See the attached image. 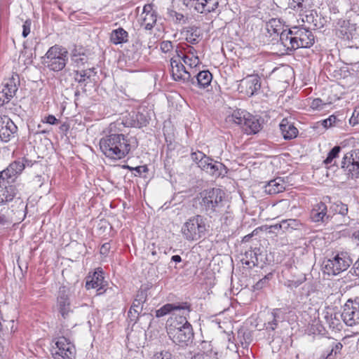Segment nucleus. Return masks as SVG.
Listing matches in <instances>:
<instances>
[{
  "label": "nucleus",
  "instance_id": "864d4df0",
  "mask_svg": "<svg viewBox=\"0 0 359 359\" xmlns=\"http://www.w3.org/2000/svg\"><path fill=\"white\" fill-rule=\"evenodd\" d=\"M324 105H325V104L323 102V100L320 98L313 99L310 104V107L313 109H317V110L322 109L323 108Z\"/></svg>",
  "mask_w": 359,
  "mask_h": 359
},
{
  "label": "nucleus",
  "instance_id": "b1692460",
  "mask_svg": "<svg viewBox=\"0 0 359 359\" xmlns=\"http://www.w3.org/2000/svg\"><path fill=\"white\" fill-rule=\"evenodd\" d=\"M244 82L246 86V93L249 96L254 95L261 88V81L258 74L247 76L244 79Z\"/></svg>",
  "mask_w": 359,
  "mask_h": 359
},
{
  "label": "nucleus",
  "instance_id": "c756f323",
  "mask_svg": "<svg viewBox=\"0 0 359 359\" xmlns=\"http://www.w3.org/2000/svg\"><path fill=\"white\" fill-rule=\"evenodd\" d=\"M343 345L336 341H332L327 349L321 354L320 359H334L338 353H340Z\"/></svg>",
  "mask_w": 359,
  "mask_h": 359
},
{
  "label": "nucleus",
  "instance_id": "a211bd4d",
  "mask_svg": "<svg viewBox=\"0 0 359 359\" xmlns=\"http://www.w3.org/2000/svg\"><path fill=\"white\" fill-rule=\"evenodd\" d=\"M141 26L146 30H151L157 20V13L154 9V5L148 4L144 5L141 14Z\"/></svg>",
  "mask_w": 359,
  "mask_h": 359
},
{
  "label": "nucleus",
  "instance_id": "052dcab7",
  "mask_svg": "<svg viewBox=\"0 0 359 359\" xmlns=\"http://www.w3.org/2000/svg\"><path fill=\"white\" fill-rule=\"evenodd\" d=\"M31 24H32L31 21L29 20H26L24 22V24L22 25L23 30H22V35L24 38H26L30 33Z\"/></svg>",
  "mask_w": 359,
  "mask_h": 359
},
{
  "label": "nucleus",
  "instance_id": "79ce46f5",
  "mask_svg": "<svg viewBox=\"0 0 359 359\" xmlns=\"http://www.w3.org/2000/svg\"><path fill=\"white\" fill-rule=\"evenodd\" d=\"M91 74H95L94 68L82 70L81 72L77 71L75 74V80L79 83H83L86 79L90 78Z\"/></svg>",
  "mask_w": 359,
  "mask_h": 359
},
{
  "label": "nucleus",
  "instance_id": "c03bdc74",
  "mask_svg": "<svg viewBox=\"0 0 359 359\" xmlns=\"http://www.w3.org/2000/svg\"><path fill=\"white\" fill-rule=\"evenodd\" d=\"M243 337V339H240V342L242 346L247 347L252 341V334L249 331H239L238 337Z\"/></svg>",
  "mask_w": 359,
  "mask_h": 359
},
{
  "label": "nucleus",
  "instance_id": "ddd939ff",
  "mask_svg": "<svg viewBox=\"0 0 359 359\" xmlns=\"http://www.w3.org/2000/svg\"><path fill=\"white\" fill-rule=\"evenodd\" d=\"M172 76L175 81L182 82H191L192 84L195 83V79L192 77L195 74L194 72H190L187 69L184 65L177 60L172 58L170 60Z\"/></svg>",
  "mask_w": 359,
  "mask_h": 359
},
{
  "label": "nucleus",
  "instance_id": "f704fd0d",
  "mask_svg": "<svg viewBox=\"0 0 359 359\" xmlns=\"http://www.w3.org/2000/svg\"><path fill=\"white\" fill-rule=\"evenodd\" d=\"M283 25L280 19L271 18L266 22V29L267 32L271 35L273 34H279L283 31Z\"/></svg>",
  "mask_w": 359,
  "mask_h": 359
},
{
  "label": "nucleus",
  "instance_id": "49530a36",
  "mask_svg": "<svg viewBox=\"0 0 359 359\" xmlns=\"http://www.w3.org/2000/svg\"><path fill=\"white\" fill-rule=\"evenodd\" d=\"M151 359H175V357L168 351L156 352Z\"/></svg>",
  "mask_w": 359,
  "mask_h": 359
},
{
  "label": "nucleus",
  "instance_id": "338daca9",
  "mask_svg": "<svg viewBox=\"0 0 359 359\" xmlns=\"http://www.w3.org/2000/svg\"><path fill=\"white\" fill-rule=\"evenodd\" d=\"M38 129L34 132V134H45L46 133V130H41L40 128H41V125L39 124L38 126H37Z\"/></svg>",
  "mask_w": 359,
  "mask_h": 359
},
{
  "label": "nucleus",
  "instance_id": "393cba45",
  "mask_svg": "<svg viewBox=\"0 0 359 359\" xmlns=\"http://www.w3.org/2000/svg\"><path fill=\"white\" fill-rule=\"evenodd\" d=\"M280 129L285 140H292L297 137L298 130L287 118H283L280 123Z\"/></svg>",
  "mask_w": 359,
  "mask_h": 359
},
{
  "label": "nucleus",
  "instance_id": "5701e85b",
  "mask_svg": "<svg viewBox=\"0 0 359 359\" xmlns=\"http://www.w3.org/2000/svg\"><path fill=\"white\" fill-rule=\"evenodd\" d=\"M19 83V77L17 74L13 76L5 83L1 93L6 97L8 101L15 95L18 88V85Z\"/></svg>",
  "mask_w": 359,
  "mask_h": 359
},
{
  "label": "nucleus",
  "instance_id": "69168bd1",
  "mask_svg": "<svg viewBox=\"0 0 359 359\" xmlns=\"http://www.w3.org/2000/svg\"><path fill=\"white\" fill-rule=\"evenodd\" d=\"M171 260L172 262H176V263H180L182 261V258H181V257L180 255H173L171 257Z\"/></svg>",
  "mask_w": 359,
  "mask_h": 359
},
{
  "label": "nucleus",
  "instance_id": "6e6d98bb",
  "mask_svg": "<svg viewBox=\"0 0 359 359\" xmlns=\"http://www.w3.org/2000/svg\"><path fill=\"white\" fill-rule=\"evenodd\" d=\"M42 122L50 125H57L59 123V120L53 115H48L42 119Z\"/></svg>",
  "mask_w": 359,
  "mask_h": 359
},
{
  "label": "nucleus",
  "instance_id": "cd10ccee",
  "mask_svg": "<svg viewBox=\"0 0 359 359\" xmlns=\"http://www.w3.org/2000/svg\"><path fill=\"white\" fill-rule=\"evenodd\" d=\"M103 280L104 277L102 276V271H95L92 276L88 277L86 283V288L87 290L97 288V291H100L103 288Z\"/></svg>",
  "mask_w": 359,
  "mask_h": 359
},
{
  "label": "nucleus",
  "instance_id": "5fc2aeb1",
  "mask_svg": "<svg viewBox=\"0 0 359 359\" xmlns=\"http://www.w3.org/2000/svg\"><path fill=\"white\" fill-rule=\"evenodd\" d=\"M206 155L205 154H203V152L201 151H196V152H193L191 153V159L196 162L197 164H199V163L201 162V161L205 158Z\"/></svg>",
  "mask_w": 359,
  "mask_h": 359
},
{
  "label": "nucleus",
  "instance_id": "3c124183",
  "mask_svg": "<svg viewBox=\"0 0 359 359\" xmlns=\"http://www.w3.org/2000/svg\"><path fill=\"white\" fill-rule=\"evenodd\" d=\"M183 47L185 48V50H183L184 53L187 55H189L191 57H196V55H198L197 50L191 45L184 43Z\"/></svg>",
  "mask_w": 359,
  "mask_h": 359
},
{
  "label": "nucleus",
  "instance_id": "bf43d9fd",
  "mask_svg": "<svg viewBox=\"0 0 359 359\" xmlns=\"http://www.w3.org/2000/svg\"><path fill=\"white\" fill-rule=\"evenodd\" d=\"M183 43H179L175 48V53L176 55L180 58L182 60L184 59V57L187 55L185 53H184V50H185V48L183 47Z\"/></svg>",
  "mask_w": 359,
  "mask_h": 359
},
{
  "label": "nucleus",
  "instance_id": "8fccbe9b",
  "mask_svg": "<svg viewBox=\"0 0 359 359\" xmlns=\"http://www.w3.org/2000/svg\"><path fill=\"white\" fill-rule=\"evenodd\" d=\"M160 48L163 53H169L173 49L172 43L170 41H163L160 43Z\"/></svg>",
  "mask_w": 359,
  "mask_h": 359
},
{
  "label": "nucleus",
  "instance_id": "dca6fc26",
  "mask_svg": "<svg viewBox=\"0 0 359 359\" xmlns=\"http://www.w3.org/2000/svg\"><path fill=\"white\" fill-rule=\"evenodd\" d=\"M18 127L7 116H0V140L4 142H9L15 137Z\"/></svg>",
  "mask_w": 359,
  "mask_h": 359
},
{
  "label": "nucleus",
  "instance_id": "58836bf2",
  "mask_svg": "<svg viewBox=\"0 0 359 359\" xmlns=\"http://www.w3.org/2000/svg\"><path fill=\"white\" fill-rule=\"evenodd\" d=\"M146 301V297L142 291L138 292L134 299L130 309L135 312L141 313L143 309V304Z\"/></svg>",
  "mask_w": 359,
  "mask_h": 359
},
{
  "label": "nucleus",
  "instance_id": "774afa93",
  "mask_svg": "<svg viewBox=\"0 0 359 359\" xmlns=\"http://www.w3.org/2000/svg\"><path fill=\"white\" fill-rule=\"evenodd\" d=\"M6 223V219L4 215H0V225H4Z\"/></svg>",
  "mask_w": 359,
  "mask_h": 359
},
{
  "label": "nucleus",
  "instance_id": "9d476101",
  "mask_svg": "<svg viewBox=\"0 0 359 359\" xmlns=\"http://www.w3.org/2000/svg\"><path fill=\"white\" fill-rule=\"evenodd\" d=\"M341 168L351 178H359V149H355L344 155Z\"/></svg>",
  "mask_w": 359,
  "mask_h": 359
},
{
  "label": "nucleus",
  "instance_id": "a19ab883",
  "mask_svg": "<svg viewBox=\"0 0 359 359\" xmlns=\"http://www.w3.org/2000/svg\"><path fill=\"white\" fill-rule=\"evenodd\" d=\"M182 61L189 67L190 72H194L195 74L196 73V68L201 64V60L198 55H196V57L186 55Z\"/></svg>",
  "mask_w": 359,
  "mask_h": 359
},
{
  "label": "nucleus",
  "instance_id": "aec40b11",
  "mask_svg": "<svg viewBox=\"0 0 359 359\" xmlns=\"http://www.w3.org/2000/svg\"><path fill=\"white\" fill-rule=\"evenodd\" d=\"M311 219L314 222L327 223L332 219L330 214H327V208L325 203L320 202L315 205L311 212Z\"/></svg>",
  "mask_w": 359,
  "mask_h": 359
},
{
  "label": "nucleus",
  "instance_id": "2eb2a0df",
  "mask_svg": "<svg viewBox=\"0 0 359 359\" xmlns=\"http://www.w3.org/2000/svg\"><path fill=\"white\" fill-rule=\"evenodd\" d=\"M186 6L194 8L200 13L213 12L218 7V0H184Z\"/></svg>",
  "mask_w": 359,
  "mask_h": 359
},
{
  "label": "nucleus",
  "instance_id": "6e6552de",
  "mask_svg": "<svg viewBox=\"0 0 359 359\" xmlns=\"http://www.w3.org/2000/svg\"><path fill=\"white\" fill-rule=\"evenodd\" d=\"M229 121L242 126L243 130L248 135L256 134L262 128V124L256 116L242 109L233 111Z\"/></svg>",
  "mask_w": 359,
  "mask_h": 359
},
{
  "label": "nucleus",
  "instance_id": "de8ad7c7",
  "mask_svg": "<svg viewBox=\"0 0 359 359\" xmlns=\"http://www.w3.org/2000/svg\"><path fill=\"white\" fill-rule=\"evenodd\" d=\"M305 280V277L298 280H288L285 285L290 289L297 288L300 285H302Z\"/></svg>",
  "mask_w": 359,
  "mask_h": 359
},
{
  "label": "nucleus",
  "instance_id": "412c9836",
  "mask_svg": "<svg viewBox=\"0 0 359 359\" xmlns=\"http://www.w3.org/2000/svg\"><path fill=\"white\" fill-rule=\"evenodd\" d=\"M149 117L147 113L144 112H133L129 114V117L126 119L125 122L123 123V128L124 126L128 127L135 128H142L146 126L149 123Z\"/></svg>",
  "mask_w": 359,
  "mask_h": 359
},
{
  "label": "nucleus",
  "instance_id": "f03ea898",
  "mask_svg": "<svg viewBox=\"0 0 359 359\" xmlns=\"http://www.w3.org/2000/svg\"><path fill=\"white\" fill-rule=\"evenodd\" d=\"M27 161L25 158L15 161L0 172V205L13 201L16 196L17 189L13 183L25 169Z\"/></svg>",
  "mask_w": 359,
  "mask_h": 359
},
{
  "label": "nucleus",
  "instance_id": "a878e982",
  "mask_svg": "<svg viewBox=\"0 0 359 359\" xmlns=\"http://www.w3.org/2000/svg\"><path fill=\"white\" fill-rule=\"evenodd\" d=\"M294 29L283 30L280 34V41L287 50H295Z\"/></svg>",
  "mask_w": 359,
  "mask_h": 359
},
{
  "label": "nucleus",
  "instance_id": "473e14b6",
  "mask_svg": "<svg viewBox=\"0 0 359 359\" xmlns=\"http://www.w3.org/2000/svg\"><path fill=\"white\" fill-rule=\"evenodd\" d=\"M128 34L121 27L114 29L111 32L110 41L115 45L121 44L128 41Z\"/></svg>",
  "mask_w": 359,
  "mask_h": 359
},
{
  "label": "nucleus",
  "instance_id": "7c9ffc66",
  "mask_svg": "<svg viewBox=\"0 0 359 359\" xmlns=\"http://www.w3.org/2000/svg\"><path fill=\"white\" fill-rule=\"evenodd\" d=\"M288 8L299 15H304L309 8L308 0H289Z\"/></svg>",
  "mask_w": 359,
  "mask_h": 359
},
{
  "label": "nucleus",
  "instance_id": "4d7b16f0",
  "mask_svg": "<svg viewBox=\"0 0 359 359\" xmlns=\"http://www.w3.org/2000/svg\"><path fill=\"white\" fill-rule=\"evenodd\" d=\"M128 168L130 170H132L135 171L134 175L135 176H141V175L143 172H147L148 171V168H147V167L146 165L137 166V167H135V168H130L128 166Z\"/></svg>",
  "mask_w": 359,
  "mask_h": 359
},
{
  "label": "nucleus",
  "instance_id": "20e7f679",
  "mask_svg": "<svg viewBox=\"0 0 359 359\" xmlns=\"http://www.w3.org/2000/svg\"><path fill=\"white\" fill-rule=\"evenodd\" d=\"M224 193L218 188L203 190L200 193L199 204L203 211L210 217H220L226 212L224 203Z\"/></svg>",
  "mask_w": 359,
  "mask_h": 359
},
{
  "label": "nucleus",
  "instance_id": "0eeeda50",
  "mask_svg": "<svg viewBox=\"0 0 359 359\" xmlns=\"http://www.w3.org/2000/svg\"><path fill=\"white\" fill-rule=\"evenodd\" d=\"M206 219L197 215L189 218L182 227V233L187 241H198L207 231Z\"/></svg>",
  "mask_w": 359,
  "mask_h": 359
},
{
  "label": "nucleus",
  "instance_id": "c85d7f7f",
  "mask_svg": "<svg viewBox=\"0 0 359 359\" xmlns=\"http://www.w3.org/2000/svg\"><path fill=\"white\" fill-rule=\"evenodd\" d=\"M192 77L195 79V84L201 88H205L208 86L212 79V75L208 70L201 71L196 75L193 74Z\"/></svg>",
  "mask_w": 359,
  "mask_h": 359
},
{
  "label": "nucleus",
  "instance_id": "4c0bfd02",
  "mask_svg": "<svg viewBox=\"0 0 359 359\" xmlns=\"http://www.w3.org/2000/svg\"><path fill=\"white\" fill-rule=\"evenodd\" d=\"M200 30L197 27L192 26L187 28L185 31L186 41L191 44H196L198 42Z\"/></svg>",
  "mask_w": 359,
  "mask_h": 359
},
{
  "label": "nucleus",
  "instance_id": "2f4dec72",
  "mask_svg": "<svg viewBox=\"0 0 359 359\" xmlns=\"http://www.w3.org/2000/svg\"><path fill=\"white\" fill-rule=\"evenodd\" d=\"M208 165V168L206 169L205 172L215 177L224 175L226 173V167L222 163L212 159Z\"/></svg>",
  "mask_w": 359,
  "mask_h": 359
},
{
  "label": "nucleus",
  "instance_id": "bb28decb",
  "mask_svg": "<svg viewBox=\"0 0 359 359\" xmlns=\"http://www.w3.org/2000/svg\"><path fill=\"white\" fill-rule=\"evenodd\" d=\"M285 189V184L281 177H277L264 186V191L268 194H276Z\"/></svg>",
  "mask_w": 359,
  "mask_h": 359
},
{
  "label": "nucleus",
  "instance_id": "f3484780",
  "mask_svg": "<svg viewBox=\"0 0 359 359\" xmlns=\"http://www.w3.org/2000/svg\"><path fill=\"white\" fill-rule=\"evenodd\" d=\"M57 308L63 318H66L72 312L69 299V292L65 286L60 287L57 297Z\"/></svg>",
  "mask_w": 359,
  "mask_h": 359
},
{
  "label": "nucleus",
  "instance_id": "f8f14e48",
  "mask_svg": "<svg viewBox=\"0 0 359 359\" xmlns=\"http://www.w3.org/2000/svg\"><path fill=\"white\" fill-rule=\"evenodd\" d=\"M75 353L74 346L65 337H60L52 349V355L55 359H71Z\"/></svg>",
  "mask_w": 359,
  "mask_h": 359
},
{
  "label": "nucleus",
  "instance_id": "680f3d73",
  "mask_svg": "<svg viewBox=\"0 0 359 359\" xmlns=\"http://www.w3.org/2000/svg\"><path fill=\"white\" fill-rule=\"evenodd\" d=\"M110 248H111V246L109 243H104L100 248V254L102 255H107L110 250Z\"/></svg>",
  "mask_w": 359,
  "mask_h": 359
},
{
  "label": "nucleus",
  "instance_id": "a18cd8bd",
  "mask_svg": "<svg viewBox=\"0 0 359 359\" xmlns=\"http://www.w3.org/2000/svg\"><path fill=\"white\" fill-rule=\"evenodd\" d=\"M72 62L75 64L76 67L84 65L87 61V57L84 54H72L71 57Z\"/></svg>",
  "mask_w": 359,
  "mask_h": 359
},
{
  "label": "nucleus",
  "instance_id": "f257e3e1",
  "mask_svg": "<svg viewBox=\"0 0 359 359\" xmlns=\"http://www.w3.org/2000/svg\"><path fill=\"white\" fill-rule=\"evenodd\" d=\"M123 123L116 121L109 124L108 134L100 140V149L107 157L113 160L125 158L132 149L137 147V141L134 137L128 138L120 133Z\"/></svg>",
  "mask_w": 359,
  "mask_h": 359
},
{
  "label": "nucleus",
  "instance_id": "7ed1b4c3",
  "mask_svg": "<svg viewBox=\"0 0 359 359\" xmlns=\"http://www.w3.org/2000/svg\"><path fill=\"white\" fill-rule=\"evenodd\" d=\"M191 312V305L187 302L166 304L156 311L157 318L170 314L167 321V330L183 327L190 324L187 318Z\"/></svg>",
  "mask_w": 359,
  "mask_h": 359
},
{
  "label": "nucleus",
  "instance_id": "72a5a7b5",
  "mask_svg": "<svg viewBox=\"0 0 359 359\" xmlns=\"http://www.w3.org/2000/svg\"><path fill=\"white\" fill-rule=\"evenodd\" d=\"M280 313V310L278 309H274L271 312V318L267 323H264L266 330L274 331L276 329L278 323L282 321Z\"/></svg>",
  "mask_w": 359,
  "mask_h": 359
},
{
  "label": "nucleus",
  "instance_id": "c9c22d12",
  "mask_svg": "<svg viewBox=\"0 0 359 359\" xmlns=\"http://www.w3.org/2000/svg\"><path fill=\"white\" fill-rule=\"evenodd\" d=\"M242 262L243 264L250 268L257 266L259 264L257 252H256L255 250L246 251L242 259Z\"/></svg>",
  "mask_w": 359,
  "mask_h": 359
},
{
  "label": "nucleus",
  "instance_id": "e433bc0d",
  "mask_svg": "<svg viewBox=\"0 0 359 359\" xmlns=\"http://www.w3.org/2000/svg\"><path fill=\"white\" fill-rule=\"evenodd\" d=\"M302 226L299 220L288 219L282 220V225L280 226L282 227L283 232H292L293 230L299 229Z\"/></svg>",
  "mask_w": 359,
  "mask_h": 359
},
{
  "label": "nucleus",
  "instance_id": "39448f33",
  "mask_svg": "<svg viewBox=\"0 0 359 359\" xmlns=\"http://www.w3.org/2000/svg\"><path fill=\"white\" fill-rule=\"evenodd\" d=\"M67 61V50L59 45L51 46L42 57L43 65L53 72L62 71L65 67Z\"/></svg>",
  "mask_w": 359,
  "mask_h": 359
},
{
  "label": "nucleus",
  "instance_id": "603ef678",
  "mask_svg": "<svg viewBox=\"0 0 359 359\" xmlns=\"http://www.w3.org/2000/svg\"><path fill=\"white\" fill-rule=\"evenodd\" d=\"M337 120V116L331 115L327 118L323 120L321 123L325 128H327L332 126L336 123Z\"/></svg>",
  "mask_w": 359,
  "mask_h": 359
},
{
  "label": "nucleus",
  "instance_id": "9b49d317",
  "mask_svg": "<svg viewBox=\"0 0 359 359\" xmlns=\"http://www.w3.org/2000/svg\"><path fill=\"white\" fill-rule=\"evenodd\" d=\"M168 331L169 337L174 343L180 346H188L194 338V332L191 324H187L183 327L170 329Z\"/></svg>",
  "mask_w": 359,
  "mask_h": 359
},
{
  "label": "nucleus",
  "instance_id": "6ab92c4d",
  "mask_svg": "<svg viewBox=\"0 0 359 359\" xmlns=\"http://www.w3.org/2000/svg\"><path fill=\"white\" fill-rule=\"evenodd\" d=\"M356 31L355 24L349 20L339 19L336 25V35L344 40L353 39Z\"/></svg>",
  "mask_w": 359,
  "mask_h": 359
},
{
  "label": "nucleus",
  "instance_id": "37998d69",
  "mask_svg": "<svg viewBox=\"0 0 359 359\" xmlns=\"http://www.w3.org/2000/svg\"><path fill=\"white\" fill-rule=\"evenodd\" d=\"M339 146H334L328 153L327 158L324 160L323 163L325 165L332 163L333 161L338 157L339 154L341 151Z\"/></svg>",
  "mask_w": 359,
  "mask_h": 359
},
{
  "label": "nucleus",
  "instance_id": "13d9d810",
  "mask_svg": "<svg viewBox=\"0 0 359 359\" xmlns=\"http://www.w3.org/2000/svg\"><path fill=\"white\" fill-rule=\"evenodd\" d=\"M212 161V158H210V157L205 156V158H203L201 162L199 163V164H198V166L199 168H201V170L205 171L206 169L208 168V165L210 163V162Z\"/></svg>",
  "mask_w": 359,
  "mask_h": 359
},
{
  "label": "nucleus",
  "instance_id": "4468645a",
  "mask_svg": "<svg viewBox=\"0 0 359 359\" xmlns=\"http://www.w3.org/2000/svg\"><path fill=\"white\" fill-rule=\"evenodd\" d=\"M294 29L295 50L301 48H308L313 45L315 38L310 30L303 27H294Z\"/></svg>",
  "mask_w": 359,
  "mask_h": 359
},
{
  "label": "nucleus",
  "instance_id": "423d86ee",
  "mask_svg": "<svg viewBox=\"0 0 359 359\" xmlns=\"http://www.w3.org/2000/svg\"><path fill=\"white\" fill-rule=\"evenodd\" d=\"M352 264V259L346 252L332 255L323 262V271L329 276H336L346 271Z\"/></svg>",
  "mask_w": 359,
  "mask_h": 359
},
{
  "label": "nucleus",
  "instance_id": "e2e57ef3",
  "mask_svg": "<svg viewBox=\"0 0 359 359\" xmlns=\"http://www.w3.org/2000/svg\"><path fill=\"white\" fill-rule=\"evenodd\" d=\"M140 313V312H135V311L130 309L128 311V318L130 319L131 321L136 322L137 320L138 319Z\"/></svg>",
  "mask_w": 359,
  "mask_h": 359
},
{
  "label": "nucleus",
  "instance_id": "09e8293b",
  "mask_svg": "<svg viewBox=\"0 0 359 359\" xmlns=\"http://www.w3.org/2000/svg\"><path fill=\"white\" fill-rule=\"evenodd\" d=\"M272 278V273L266 275L262 279L259 280L255 285L256 290H260L263 288L268 281Z\"/></svg>",
  "mask_w": 359,
  "mask_h": 359
},
{
  "label": "nucleus",
  "instance_id": "0e129e2a",
  "mask_svg": "<svg viewBox=\"0 0 359 359\" xmlns=\"http://www.w3.org/2000/svg\"><path fill=\"white\" fill-rule=\"evenodd\" d=\"M280 225H282V221L278 224L271 225L269 227V229H270L269 231L275 232L276 231H279V230L282 231V227L280 226Z\"/></svg>",
  "mask_w": 359,
  "mask_h": 359
},
{
  "label": "nucleus",
  "instance_id": "ea45409f",
  "mask_svg": "<svg viewBox=\"0 0 359 359\" xmlns=\"http://www.w3.org/2000/svg\"><path fill=\"white\" fill-rule=\"evenodd\" d=\"M325 318L330 328L337 330H340L342 328V324L339 319L340 313H336L334 315L331 314L330 317L326 316Z\"/></svg>",
  "mask_w": 359,
  "mask_h": 359
},
{
  "label": "nucleus",
  "instance_id": "1a4fd4ad",
  "mask_svg": "<svg viewBox=\"0 0 359 359\" xmlns=\"http://www.w3.org/2000/svg\"><path fill=\"white\" fill-rule=\"evenodd\" d=\"M340 317L347 326L352 327L359 324V297L347 300Z\"/></svg>",
  "mask_w": 359,
  "mask_h": 359
},
{
  "label": "nucleus",
  "instance_id": "4be33fe9",
  "mask_svg": "<svg viewBox=\"0 0 359 359\" xmlns=\"http://www.w3.org/2000/svg\"><path fill=\"white\" fill-rule=\"evenodd\" d=\"M330 211L333 212L334 215L332 216L334 220L337 219V215H341L343 217V222L341 224V225H348L350 222V217L347 216L348 214V206L346 204L343 203L341 201H337L333 203L330 208Z\"/></svg>",
  "mask_w": 359,
  "mask_h": 359
}]
</instances>
